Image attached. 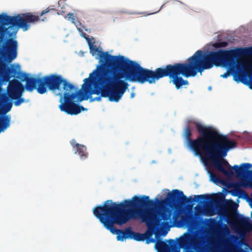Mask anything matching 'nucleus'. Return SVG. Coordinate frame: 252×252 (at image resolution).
<instances>
[{"label": "nucleus", "instance_id": "nucleus-15", "mask_svg": "<svg viewBox=\"0 0 252 252\" xmlns=\"http://www.w3.org/2000/svg\"><path fill=\"white\" fill-rule=\"evenodd\" d=\"M89 48H90V53L92 54V55L93 56L96 53H99V63H100V64L99 65V66H101L102 65V63H103V62L100 61V59H101V55L103 54V53H106L107 54L110 55V56H111V55H110L109 54H108V52H102L101 51H99L98 50V48L97 47V46L96 45H94L93 44H92L91 43H89ZM99 66V65L98 66Z\"/></svg>", "mask_w": 252, "mask_h": 252}, {"label": "nucleus", "instance_id": "nucleus-8", "mask_svg": "<svg viewBox=\"0 0 252 252\" xmlns=\"http://www.w3.org/2000/svg\"><path fill=\"white\" fill-rule=\"evenodd\" d=\"M163 238L155 237L157 252H195L198 246L196 240H245L247 237H176L165 240Z\"/></svg>", "mask_w": 252, "mask_h": 252}, {"label": "nucleus", "instance_id": "nucleus-21", "mask_svg": "<svg viewBox=\"0 0 252 252\" xmlns=\"http://www.w3.org/2000/svg\"><path fill=\"white\" fill-rule=\"evenodd\" d=\"M118 241H126V239H133L134 237H116Z\"/></svg>", "mask_w": 252, "mask_h": 252}, {"label": "nucleus", "instance_id": "nucleus-6", "mask_svg": "<svg viewBox=\"0 0 252 252\" xmlns=\"http://www.w3.org/2000/svg\"><path fill=\"white\" fill-rule=\"evenodd\" d=\"M26 89L29 92L36 90L40 94L47 91V88L55 95L60 96L59 108L62 111L71 115H76L86 109L76 102H80L88 97L84 95L83 90H78L74 93L71 91L76 89L75 86L63 79L61 75L55 74L43 77H25Z\"/></svg>", "mask_w": 252, "mask_h": 252}, {"label": "nucleus", "instance_id": "nucleus-7", "mask_svg": "<svg viewBox=\"0 0 252 252\" xmlns=\"http://www.w3.org/2000/svg\"><path fill=\"white\" fill-rule=\"evenodd\" d=\"M234 204V203L230 201L223 205L218 212L220 220L218 221L212 218L203 220L190 215L185 219L190 233H185L180 236H236L230 234L226 224L222 223V220L227 223V219L235 221L229 211Z\"/></svg>", "mask_w": 252, "mask_h": 252}, {"label": "nucleus", "instance_id": "nucleus-20", "mask_svg": "<svg viewBox=\"0 0 252 252\" xmlns=\"http://www.w3.org/2000/svg\"><path fill=\"white\" fill-rule=\"evenodd\" d=\"M70 143L73 148H76V149H77L79 147H80L81 145V144L77 143L75 139H72V140H71Z\"/></svg>", "mask_w": 252, "mask_h": 252}, {"label": "nucleus", "instance_id": "nucleus-9", "mask_svg": "<svg viewBox=\"0 0 252 252\" xmlns=\"http://www.w3.org/2000/svg\"><path fill=\"white\" fill-rule=\"evenodd\" d=\"M154 201L156 203V206L154 207L156 208L160 212H162L165 210H169L171 211L169 220H164L160 215L158 216V218L160 217L164 221H169L170 222L172 223L173 225L175 226L180 227L183 224H186L189 227V225L187 224L185 219L187 218L188 216L181 217V213L180 211L175 210L173 213L172 210L168 208H165V206H169L172 207L179 203L183 205L191 203L194 201L193 199L191 197L188 198L182 191L178 189H173L172 191L167 193L165 199L159 201L158 198H156L155 201Z\"/></svg>", "mask_w": 252, "mask_h": 252}, {"label": "nucleus", "instance_id": "nucleus-3", "mask_svg": "<svg viewBox=\"0 0 252 252\" xmlns=\"http://www.w3.org/2000/svg\"><path fill=\"white\" fill-rule=\"evenodd\" d=\"M247 49H232L204 54L203 51L197 50L188 58L187 63L168 64L164 67H158L155 71L143 68L137 62L131 61L133 73L131 78L141 84L145 82L153 84L160 78L168 76L176 88L179 89L183 85H189L188 81L184 80L180 75L187 78L194 77L198 72L201 73L219 63L233 66L236 59L247 54Z\"/></svg>", "mask_w": 252, "mask_h": 252}, {"label": "nucleus", "instance_id": "nucleus-24", "mask_svg": "<svg viewBox=\"0 0 252 252\" xmlns=\"http://www.w3.org/2000/svg\"><path fill=\"white\" fill-rule=\"evenodd\" d=\"M134 94L133 93H132V94H131V97H133L134 96Z\"/></svg>", "mask_w": 252, "mask_h": 252}, {"label": "nucleus", "instance_id": "nucleus-5", "mask_svg": "<svg viewBox=\"0 0 252 252\" xmlns=\"http://www.w3.org/2000/svg\"><path fill=\"white\" fill-rule=\"evenodd\" d=\"M195 127L199 135L195 139H192V130L189 125L186 126L184 131L189 148L196 156L204 155L206 159L212 161L217 170L224 175H233L231 166L224 158L230 150L237 146V142L212 126L196 123Z\"/></svg>", "mask_w": 252, "mask_h": 252}, {"label": "nucleus", "instance_id": "nucleus-25", "mask_svg": "<svg viewBox=\"0 0 252 252\" xmlns=\"http://www.w3.org/2000/svg\"><path fill=\"white\" fill-rule=\"evenodd\" d=\"M251 217L252 219V212H251Z\"/></svg>", "mask_w": 252, "mask_h": 252}, {"label": "nucleus", "instance_id": "nucleus-26", "mask_svg": "<svg viewBox=\"0 0 252 252\" xmlns=\"http://www.w3.org/2000/svg\"><path fill=\"white\" fill-rule=\"evenodd\" d=\"M42 21H44V19H42L41 20Z\"/></svg>", "mask_w": 252, "mask_h": 252}, {"label": "nucleus", "instance_id": "nucleus-17", "mask_svg": "<svg viewBox=\"0 0 252 252\" xmlns=\"http://www.w3.org/2000/svg\"><path fill=\"white\" fill-rule=\"evenodd\" d=\"M134 240L136 241H143L145 242L146 244H149L152 243H156V238L155 237H134Z\"/></svg>", "mask_w": 252, "mask_h": 252}, {"label": "nucleus", "instance_id": "nucleus-23", "mask_svg": "<svg viewBox=\"0 0 252 252\" xmlns=\"http://www.w3.org/2000/svg\"><path fill=\"white\" fill-rule=\"evenodd\" d=\"M167 231H165L162 232L163 235H166L167 234Z\"/></svg>", "mask_w": 252, "mask_h": 252}, {"label": "nucleus", "instance_id": "nucleus-22", "mask_svg": "<svg viewBox=\"0 0 252 252\" xmlns=\"http://www.w3.org/2000/svg\"><path fill=\"white\" fill-rule=\"evenodd\" d=\"M230 74V71L229 70H227L226 72H225L224 74L220 75V77L223 78H226L228 77Z\"/></svg>", "mask_w": 252, "mask_h": 252}, {"label": "nucleus", "instance_id": "nucleus-4", "mask_svg": "<svg viewBox=\"0 0 252 252\" xmlns=\"http://www.w3.org/2000/svg\"><path fill=\"white\" fill-rule=\"evenodd\" d=\"M100 61L102 65L97 66L84 80L80 90L90 101H100L101 97H108L110 101L118 102L128 87L126 80L136 82L131 79L132 65L131 61L123 56H110L102 54ZM83 100H85L83 99Z\"/></svg>", "mask_w": 252, "mask_h": 252}, {"label": "nucleus", "instance_id": "nucleus-12", "mask_svg": "<svg viewBox=\"0 0 252 252\" xmlns=\"http://www.w3.org/2000/svg\"><path fill=\"white\" fill-rule=\"evenodd\" d=\"M0 100L3 103V106L0 109V133L3 132L10 126L11 118L6 114L11 110L13 105L12 100L9 99L6 100Z\"/></svg>", "mask_w": 252, "mask_h": 252}, {"label": "nucleus", "instance_id": "nucleus-2", "mask_svg": "<svg viewBox=\"0 0 252 252\" xmlns=\"http://www.w3.org/2000/svg\"><path fill=\"white\" fill-rule=\"evenodd\" d=\"M40 20L39 16L31 12L18 14L15 16L3 12L0 14V99L14 100L19 106L25 103L22 97L24 86L17 79H20V66L11 63L17 57L18 42L16 40L19 29L28 31L32 24Z\"/></svg>", "mask_w": 252, "mask_h": 252}, {"label": "nucleus", "instance_id": "nucleus-14", "mask_svg": "<svg viewBox=\"0 0 252 252\" xmlns=\"http://www.w3.org/2000/svg\"><path fill=\"white\" fill-rule=\"evenodd\" d=\"M65 17L67 18L69 21L74 24L79 31L81 32L83 31V28H84V26L73 13H69L67 15L65 16Z\"/></svg>", "mask_w": 252, "mask_h": 252}, {"label": "nucleus", "instance_id": "nucleus-11", "mask_svg": "<svg viewBox=\"0 0 252 252\" xmlns=\"http://www.w3.org/2000/svg\"><path fill=\"white\" fill-rule=\"evenodd\" d=\"M252 167V164L249 163H242L240 166L237 165L231 166L232 169H234L237 177L241 178L240 182L236 183L233 185L237 191L241 194L248 195L244 190L240 189V187L250 188L252 189V170H249ZM232 171L233 172L232 170ZM251 196H252L251 201L252 203V193Z\"/></svg>", "mask_w": 252, "mask_h": 252}, {"label": "nucleus", "instance_id": "nucleus-16", "mask_svg": "<svg viewBox=\"0 0 252 252\" xmlns=\"http://www.w3.org/2000/svg\"><path fill=\"white\" fill-rule=\"evenodd\" d=\"M78 153L80 158L85 159L87 158L88 153H87V148L85 146L81 145L80 147H79L76 149L75 154Z\"/></svg>", "mask_w": 252, "mask_h": 252}, {"label": "nucleus", "instance_id": "nucleus-1", "mask_svg": "<svg viewBox=\"0 0 252 252\" xmlns=\"http://www.w3.org/2000/svg\"><path fill=\"white\" fill-rule=\"evenodd\" d=\"M156 203L148 196H134L120 203L112 200L93 209L94 216L113 234L117 236H160L155 224L160 215L169 220L170 211L160 212L154 207Z\"/></svg>", "mask_w": 252, "mask_h": 252}, {"label": "nucleus", "instance_id": "nucleus-13", "mask_svg": "<svg viewBox=\"0 0 252 252\" xmlns=\"http://www.w3.org/2000/svg\"><path fill=\"white\" fill-rule=\"evenodd\" d=\"M195 201L199 203H203L204 202H212L217 203L219 201V195L215 194L211 197L207 194L196 195L194 196Z\"/></svg>", "mask_w": 252, "mask_h": 252}, {"label": "nucleus", "instance_id": "nucleus-19", "mask_svg": "<svg viewBox=\"0 0 252 252\" xmlns=\"http://www.w3.org/2000/svg\"><path fill=\"white\" fill-rule=\"evenodd\" d=\"M52 11H56V9L53 6H49L46 9L42 10V11L41 12L40 16H43L44 14H46L49 12H52Z\"/></svg>", "mask_w": 252, "mask_h": 252}, {"label": "nucleus", "instance_id": "nucleus-10", "mask_svg": "<svg viewBox=\"0 0 252 252\" xmlns=\"http://www.w3.org/2000/svg\"><path fill=\"white\" fill-rule=\"evenodd\" d=\"M248 49V53L245 55L240 56L236 59V62L233 66L229 67V68H233L237 64L238 70V76H234V80L237 82H241L247 85L252 90V59H249L244 61H241L242 57L252 54V47L237 48L236 49ZM224 66V65L222 63Z\"/></svg>", "mask_w": 252, "mask_h": 252}, {"label": "nucleus", "instance_id": "nucleus-18", "mask_svg": "<svg viewBox=\"0 0 252 252\" xmlns=\"http://www.w3.org/2000/svg\"><path fill=\"white\" fill-rule=\"evenodd\" d=\"M228 43L226 41H221L219 40L215 42L213 44V46L217 48H221V47H225L227 46Z\"/></svg>", "mask_w": 252, "mask_h": 252}]
</instances>
